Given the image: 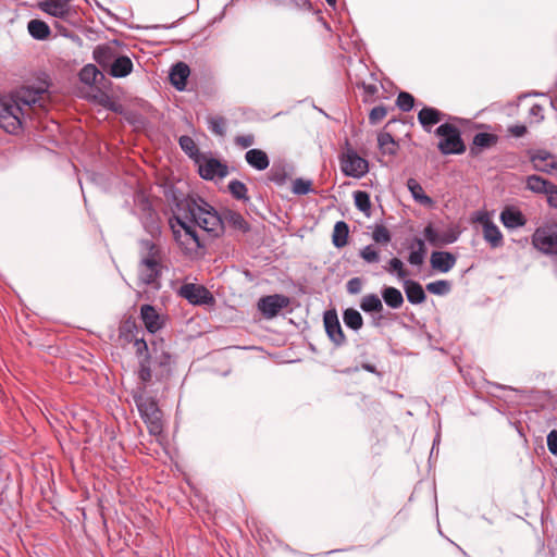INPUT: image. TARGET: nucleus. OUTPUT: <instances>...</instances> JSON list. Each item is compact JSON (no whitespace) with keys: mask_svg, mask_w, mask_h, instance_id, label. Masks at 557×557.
I'll use <instances>...</instances> for the list:
<instances>
[{"mask_svg":"<svg viewBox=\"0 0 557 557\" xmlns=\"http://www.w3.org/2000/svg\"><path fill=\"white\" fill-rule=\"evenodd\" d=\"M187 209L191 221L203 231L219 236L225 227L247 233L250 230L249 223L237 211L224 209L219 213L205 199L197 197L187 201Z\"/></svg>","mask_w":557,"mask_h":557,"instance_id":"f257e3e1","label":"nucleus"},{"mask_svg":"<svg viewBox=\"0 0 557 557\" xmlns=\"http://www.w3.org/2000/svg\"><path fill=\"white\" fill-rule=\"evenodd\" d=\"M41 98V91L30 88L20 89L0 96V127L9 134H18L29 115L28 110Z\"/></svg>","mask_w":557,"mask_h":557,"instance_id":"f03ea898","label":"nucleus"},{"mask_svg":"<svg viewBox=\"0 0 557 557\" xmlns=\"http://www.w3.org/2000/svg\"><path fill=\"white\" fill-rule=\"evenodd\" d=\"M134 400L139 411L140 418L147 424L150 434L159 435L162 433L163 425L161 421V410L154 398L148 397L144 392L134 394Z\"/></svg>","mask_w":557,"mask_h":557,"instance_id":"7ed1b4c3","label":"nucleus"},{"mask_svg":"<svg viewBox=\"0 0 557 557\" xmlns=\"http://www.w3.org/2000/svg\"><path fill=\"white\" fill-rule=\"evenodd\" d=\"M435 135L441 137L437 144L443 154H461L466 151V145L460 131L453 124L444 123L435 129Z\"/></svg>","mask_w":557,"mask_h":557,"instance_id":"20e7f679","label":"nucleus"},{"mask_svg":"<svg viewBox=\"0 0 557 557\" xmlns=\"http://www.w3.org/2000/svg\"><path fill=\"white\" fill-rule=\"evenodd\" d=\"M531 243L534 249L547 257H557V223L537 227Z\"/></svg>","mask_w":557,"mask_h":557,"instance_id":"39448f33","label":"nucleus"},{"mask_svg":"<svg viewBox=\"0 0 557 557\" xmlns=\"http://www.w3.org/2000/svg\"><path fill=\"white\" fill-rule=\"evenodd\" d=\"M341 169L346 176L361 178L368 173L369 163L354 149L348 148L341 157Z\"/></svg>","mask_w":557,"mask_h":557,"instance_id":"423d86ee","label":"nucleus"},{"mask_svg":"<svg viewBox=\"0 0 557 557\" xmlns=\"http://www.w3.org/2000/svg\"><path fill=\"white\" fill-rule=\"evenodd\" d=\"M175 220L177 225L180 226V228L177 230L175 225L171 223L175 240L181 246L185 247L188 250L201 248L203 245L199 239L195 226L183 221L180 218H175Z\"/></svg>","mask_w":557,"mask_h":557,"instance_id":"0eeeda50","label":"nucleus"},{"mask_svg":"<svg viewBox=\"0 0 557 557\" xmlns=\"http://www.w3.org/2000/svg\"><path fill=\"white\" fill-rule=\"evenodd\" d=\"M161 270V259H153L152 256L143 257L138 265V277L143 284L153 285L158 282Z\"/></svg>","mask_w":557,"mask_h":557,"instance_id":"6e6552de","label":"nucleus"},{"mask_svg":"<svg viewBox=\"0 0 557 557\" xmlns=\"http://www.w3.org/2000/svg\"><path fill=\"white\" fill-rule=\"evenodd\" d=\"M289 304L290 300L287 296L274 294L261 297L258 301V309L267 319H272L276 317L282 309L288 307Z\"/></svg>","mask_w":557,"mask_h":557,"instance_id":"1a4fd4ad","label":"nucleus"},{"mask_svg":"<svg viewBox=\"0 0 557 557\" xmlns=\"http://www.w3.org/2000/svg\"><path fill=\"white\" fill-rule=\"evenodd\" d=\"M180 295L191 305H209L214 300L212 294L205 286L193 283L181 286Z\"/></svg>","mask_w":557,"mask_h":557,"instance_id":"9d476101","label":"nucleus"},{"mask_svg":"<svg viewBox=\"0 0 557 557\" xmlns=\"http://www.w3.org/2000/svg\"><path fill=\"white\" fill-rule=\"evenodd\" d=\"M423 235L428 243L432 246H443V245H449L455 242H457L459 237V232L450 228L442 234H440L432 223H429L424 230Z\"/></svg>","mask_w":557,"mask_h":557,"instance_id":"9b49d317","label":"nucleus"},{"mask_svg":"<svg viewBox=\"0 0 557 557\" xmlns=\"http://www.w3.org/2000/svg\"><path fill=\"white\" fill-rule=\"evenodd\" d=\"M198 171L200 176L208 181L223 178L228 174L227 165L214 158L206 159L199 164Z\"/></svg>","mask_w":557,"mask_h":557,"instance_id":"f8f14e48","label":"nucleus"},{"mask_svg":"<svg viewBox=\"0 0 557 557\" xmlns=\"http://www.w3.org/2000/svg\"><path fill=\"white\" fill-rule=\"evenodd\" d=\"M499 221L508 230L523 227L528 222L522 211L515 206H506L499 214Z\"/></svg>","mask_w":557,"mask_h":557,"instance_id":"ddd939ff","label":"nucleus"},{"mask_svg":"<svg viewBox=\"0 0 557 557\" xmlns=\"http://www.w3.org/2000/svg\"><path fill=\"white\" fill-rule=\"evenodd\" d=\"M72 0H42L38 8L54 17L66 18L71 14L70 2Z\"/></svg>","mask_w":557,"mask_h":557,"instance_id":"4468645a","label":"nucleus"},{"mask_svg":"<svg viewBox=\"0 0 557 557\" xmlns=\"http://www.w3.org/2000/svg\"><path fill=\"white\" fill-rule=\"evenodd\" d=\"M478 221L482 223L483 237L485 242H487L492 248L500 247L503 245L504 237L499 227L487 216L479 218Z\"/></svg>","mask_w":557,"mask_h":557,"instance_id":"2eb2a0df","label":"nucleus"},{"mask_svg":"<svg viewBox=\"0 0 557 557\" xmlns=\"http://www.w3.org/2000/svg\"><path fill=\"white\" fill-rule=\"evenodd\" d=\"M324 326L327 336L335 345L339 346L345 342V336L335 312H325Z\"/></svg>","mask_w":557,"mask_h":557,"instance_id":"dca6fc26","label":"nucleus"},{"mask_svg":"<svg viewBox=\"0 0 557 557\" xmlns=\"http://www.w3.org/2000/svg\"><path fill=\"white\" fill-rule=\"evenodd\" d=\"M456 262L457 258L449 251H433L430 258L432 269L442 273L449 272Z\"/></svg>","mask_w":557,"mask_h":557,"instance_id":"f3484780","label":"nucleus"},{"mask_svg":"<svg viewBox=\"0 0 557 557\" xmlns=\"http://www.w3.org/2000/svg\"><path fill=\"white\" fill-rule=\"evenodd\" d=\"M156 372H159L152 363L151 354H147L141 360H139L138 379L143 385L139 387V392H145L146 387L151 383L152 379H156Z\"/></svg>","mask_w":557,"mask_h":557,"instance_id":"a211bd4d","label":"nucleus"},{"mask_svg":"<svg viewBox=\"0 0 557 557\" xmlns=\"http://www.w3.org/2000/svg\"><path fill=\"white\" fill-rule=\"evenodd\" d=\"M140 318L150 333L158 332L163 326L162 317L151 305H143L140 308Z\"/></svg>","mask_w":557,"mask_h":557,"instance_id":"6ab92c4d","label":"nucleus"},{"mask_svg":"<svg viewBox=\"0 0 557 557\" xmlns=\"http://www.w3.org/2000/svg\"><path fill=\"white\" fill-rule=\"evenodd\" d=\"M189 74V66L184 62H178L170 71V82L177 90L183 91L186 88Z\"/></svg>","mask_w":557,"mask_h":557,"instance_id":"aec40b11","label":"nucleus"},{"mask_svg":"<svg viewBox=\"0 0 557 557\" xmlns=\"http://www.w3.org/2000/svg\"><path fill=\"white\" fill-rule=\"evenodd\" d=\"M152 363L159 372H156V380L160 381L168 376L171 370V356L164 350H152Z\"/></svg>","mask_w":557,"mask_h":557,"instance_id":"412c9836","label":"nucleus"},{"mask_svg":"<svg viewBox=\"0 0 557 557\" xmlns=\"http://www.w3.org/2000/svg\"><path fill=\"white\" fill-rule=\"evenodd\" d=\"M245 161L256 171H264L270 165V159L268 154L258 148L247 150L245 153Z\"/></svg>","mask_w":557,"mask_h":557,"instance_id":"4be33fe9","label":"nucleus"},{"mask_svg":"<svg viewBox=\"0 0 557 557\" xmlns=\"http://www.w3.org/2000/svg\"><path fill=\"white\" fill-rule=\"evenodd\" d=\"M408 249L410 250L408 256V262L411 265H421L423 264L426 256V246L425 242L422 238L414 237L408 245Z\"/></svg>","mask_w":557,"mask_h":557,"instance_id":"5701e85b","label":"nucleus"},{"mask_svg":"<svg viewBox=\"0 0 557 557\" xmlns=\"http://www.w3.org/2000/svg\"><path fill=\"white\" fill-rule=\"evenodd\" d=\"M444 116L440 110L432 107H424L418 112V121L426 132H430L431 127L441 122Z\"/></svg>","mask_w":557,"mask_h":557,"instance_id":"b1692460","label":"nucleus"},{"mask_svg":"<svg viewBox=\"0 0 557 557\" xmlns=\"http://www.w3.org/2000/svg\"><path fill=\"white\" fill-rule=\"evenodd\" d=\"M404 290L407 297V300L412 305H420L424 302L426 295L422 285L419 282L412 280L404 281Z\"/></svg>","mask_w":557,"mask_h":557,"instance_id":"393cba45","label":"nucleus"},{"mask_svg":"<svg viewBox=\"0 0 557 557\" xmlns=\"http://www.w3.org/2000/svg\"><path fill=\"white\" fill-rule=\"evenodd\" d=\"M293 166L286 162H275L270 172L269 180L277 186H282L290 177Z\"/></svg>","mask_w":557,"mask_h":557,"instance_id":"a878e982","label":"nucleus"},{"mask_svg":"<svg viewBox=\"0 0 557 557\" xmlns=\"http://www.w3.org/2000/svg\"><path fill=\"white\" fill-rule=\"evenodd\" d=\"M133 70V62L126 55L115 58L110 65V75L116 78L127 76Z\"/></svg>","mask_w":557,"mask_h":557,"instance_id":"bb28decb","label":"nucleus"},{"mask_svg":"<svg viewBox=\"0 0 557 557\" xmlns=\"http://www.w3.org/2000/svg\"><path fill=\"white\" fill-rule=\"evenodd\" d=\"M407 187L416 202L428 208L433 207V199L424 193L422 186L414 178L407 181Z\"/></svg>","mask_w":557,"mask_h":557,"instance_id":"cd10ccee","label":"nucleus"},{"mask_svg":"<svg viewBox=\"0 0 557 557\" xmlns=\"http://www.w3.org/2000/svg\"><path fill=\"white\" fill-rule=\"evenodd\" d=\"M553 182L540 175H529L525 180V188L537 195H545Z\"/></svg>","mask_w":557,"mask_h":557,"instance_id":"c85d7f7f","label":"nucleus"},{"mask_svg":"<svg viewBox=\"0 0 557 557\" xmlns=\"http://www.w3.org/2000/svg\"><path fill=\"white\" fill-rule=\"evenodd\" d=\"M382 298L386 306L392 309H398L404 304V297L399 289L393 286H386L381 292Z\"/></svg>","mask_w":557,"mask_h":557,"instance_id":"c756f323","label":"nucleus"},{"mask_svg":"<svg viewBox=\"0 0 557 557\" xmlns=\"http://www.w3.org/2000/svg\"><path fill=\"white\" fill-rule=\"evenodd\" d=\"M349 227L345 221H337L332 234V243L336 248H343L347 245Z\"/></svg>","mask_w":557,"mask_h":557,"instance_id":"7c9ffc66","label":"nucleus"},{"mask_svg":"<svg viewBox=\"0 0 557 557\" xmlns=\"http://www.w3.org/2000/svg\"><path fill=\"white\" fill-rule=\"evenodd\" d=\"M29 35L37 40H45L50 35L48 24L41 20H30L27 25Z\"/></svg>","mask_w":557,"mask_h":557,"instance_id":"2f4dec72","label":"nucleus"},{"mask_svg":"<svg viewBox=\"0 0 557 557\" xmlns=\"http://www.w3.org/2000/svg\"><path fill=\"white\" fill-rule=\"evenodd\" d=\"M94 60L101 65L102 67H106L108 65H111L113 59H114V51L113 49L108 45H101L95 48L94 52Z\"/></svg>","mask_w":557,"mask_h":557,"instance_id":"473e14b6","label":"nucleus"},{"mask_svg":"<svg viewBox=\"0 0 557 557\" xmlns=\"http://www.w3.org/2000/svg\"><path fill=\"white\" fill-rule=\"evenodd\" d=\"M377 144H379L380 150L384 154H389V156L396 154L397 144L389 133H387V132L380 133L377 135Z\"/></svg>","mask_w":557,"mask_h":557,"instance_id":"72a5a7b5","label":"nucleus"},{"mask_svg":"<svg viewBox=\"0 0 557 557\" xmlns=\"http://www.w3.org/2000/svg\"><path fill=\"white\" fill-rule=\"evenodd\" d=\"M99 78H103V74L94 64H86L79 72V79L86 85H92Z\"/></svg>","mask_w":557,"mask_h":557,"instance_id":"f704fd0d","label":"nucleus"},{"mask_svg":"<svg viewBox=\"0 0 557 557\" xmlns=\"http://www.w3.org/2000/svg\"><path fill=\"white\" fill-rule=\"evenodd\" d=\"M360 308L364 312H381L383 310V304L376 294H368L362 298Z\"/></svg>","mask_w":557,"mask_h":557,"instance_id":"c9c22d12","label":"nucleus"},{"mask_svg":"<svg viewBox=\"0 0 557 557\" xmlns=\"http://www.w3.org/2000/svg\"><path fill=\"white\" fill-rule=\"evenodd\" d=\"M354 200L357 209L369 218L371 215V201L369 194L363 190H357L354 193Z\"/></svg>","mask_w":557,"mask_h":557,"instance_id":"e433bc0d","label":"nucleus"},{"mask_svg":"<svg viewBox=\"0 0 557 557\" xmlns=\"http://www.w3.org/2000/svg\"><path fill=\"white\" fill-rule=\"evenodd\" d=\"M343 319L346 326L354 331L361 329L363 323L361 314L355 309L345 310Z\"/></svg>","mask_w":557,"mask_h":557,"instance_id":"4c0bfd02","label":"nucleus"},{"mask_svg":"<svg viewBox=\"0 0 557 557\" xmlns=\"http://www.w3.org/2000/svg\"><path fill=\"white\" fill-rule=\"evenodd\" d=\"M140 247V256L143 257H150L152 256L153 259H161V251L159 247L150 239H141L139 242Z\"/></svg>","mask_w":557,"mask_h":557,"instance_id":"58836bf2","label":"nucleus"},{"mask_svg":"<svg viewBox=\"0 0 557 557\" xmlns=\"http://www.w3.org/2000/svg\"><path fill=\"white\" fill-rule=\"evenodd\" d=\"M228 190L232 194V196L234 198H236L237 200H244V201L249 200V197L247 195L248 189H247L246 185L240 181H237V180L231 181L228 183Z\"/></svg>","mask_w":557,"mask_h":557,"instance_id":"ea45409f","label":"nucleus"},{"mask_svg":"<svg viewBox=\"0 0 557 557\" xmlns=\"http://www.w3.org/2000/svg\"><path fill=\"white\" fill-rule=\"evenodd\" d=\"M451 289L450 282L446 280H438L426 284V290L431 294L444 296Z\"/></svg>","mask_w":557,"mask_h":557,"instance_id":"a19ab883","label":"nucleus"},{"mask_svg":"<svg viewBox=\"0 0 557 557\" xmlns=\"http://www.w3.org/2000/svg\"><path fill=\"white\" fill-rule=\"evenodd\" d=\"M384 270L392 274L395 273L399 280H407L408 272L405 270L403 261L398 258H392L388 261V267H384Z\"/></svg>","mask_w":557,"mask_h":557,"instance_id":"79ce46f5","label":"nucleus"},{"mask_svg":"<svg viewBox=\"0 0 557 557\" xmlns=\"http://www.w3.org/2000/svg\"><path fill=\"white\" fill-rule=\"evenodd\" d=\"M208 127L209 129L218 135L224 136L226 132V121L222 116H210L208 117Z\"/></svg>","mask_w":557,"mask_h":557,"instance_id":"37998d69","label":"nucleus"},{"mask_svg":"<svg viewBox=\"0 0 557 557\" xmlns=\"http://www.w3.org/2000/svg\"><path fill=\"white\" fill-rule=\"evenodd\" d=\"M360 258L371 264L380 261V252L374 245H367L359 251Z\"/></svg>","mask_w":557,"mask_h":557,"instance_id":"c03bdc74","label":"nucleus"},{"mask_svg":"<svg viewBox=\"0 0 557 557\" xmlns=\"http://www.w3.org/2000/svg\"><path fill=\"white\" fill-rule=\"evenodd\" d=\"M497 136L490 133H478L473 137V145L480 148H488L496 144Z\"/></svg>","mask_w":557,"mask_h":557,"instance_id":"a18cd8bd","label":"nucleus"},{"mask_svg":"<svg viewBox=\"0 0 557 557\" xmlns=\"http://www.w3.org/2000/svg\"><path fill=\"white\" fill-rule=\"evenodd\" d=\"M312 191V182L310 180L296 178L292 185V193L295 195H308Z\"/></svg>","mask_w":557,"mask_h":557,"instance_id":"49530a36","label":"nucleus"},{"mask_svg":"<svg viewBox=\"0 0 557 557\" xmlns=\"http://www.w3.org/2000/svg\"><path fill=\"white\" fill-rule=\"evenodd\" d=\"M396 104L401 111L409 112L413 108L414 98L409 92L401 91L397 96Z\"/></svg>","mask_w":557,"mask_h":557,"instance_id":"de8ad7c7","label":"nucleus"},{"mask_svg":"<svg viewBox=\"0 0 557 557\" xmlns=\"http://www.w3.org/2000/svg\"><path fill=\"white\" fill-rule=\"evenodd\" d=\"M372 238L377 244H388L392 239L389 231L384 225H376L372 233Z\"/></svg>","mask_w":557,"mask_h":557,"instance_id":"09e8293b","label":"nucleus"},{"mask_svg":"<svg viewBox=\"0 0 557 557\" xmlns=\"http://www.w3.org/2000/svg\"><path fill=\"white\" fill-rule=\"evenodd\" d=\"M180 146L184 152H186L189 157H194L198 152V148L194 141V139L189 136H181L180 137Z\"/></svg>","mask_w":557,"mask_h":557,"instance_id":"8fccbe9b","label":"nucleus"},{"mask_svg":"<svg viewBox=\"0 0 557 557\" xmlns=\"http://www.w3.org/2000/svg\"><path fill=\"white\" fill-rule=\"evenodd\" d=\"M387 114V109L384 106L374 107L369 114V122L372 125L380 123Z\"/></svg>","mask_w":557,"mask_h":557,"instance_id":"3c124183","label":"nucleus"},{"mask_svg":"<svg viewBox=\"0 0 557 557\" xmlns=\"http://www.w3.org/2000/svg\"><path fill=\"white\" fill-rule=\"evenodd\" d=\"M550 156L548 153H539L532 158L535 170L549 172L554 168V163L541 165L540 162L546 161Z\"/></svg>","mask_w":557,"mask_h":557,"instance_id":"603ef678","label":"nucleus"},{"mask_svg":"<svg viewBox=\"0 0 557 557\" xmlns=\"http://www.w3.org/2000/svg\"><path fill=\"white\" fill-rule=\"evenodd\" d=\"M234 141L240 148L246 149L255 144V136L252 134L238 135L235 137Z\"/></svg>","mask_w":557,"mask_h":557,"instance_id":"864d4df0","label":"nucleus"},{"mask_svg":"<svg viewBox=\"0 0 557 557\" xmlns=\"http://www.w3.org/2000/svg\"><path fill=\"white\" fill-rule=\"evenodd\" d=\"M547 448L549 453L557 456V430H552L546 437Z\"/></svg>","mask_w":557,"mask_h":557,"instance_id":"5fc2aeb1","label":"nucleus"},{"mask_svg":"<svg viewBox=\"0 0 557 557\" xmlns=\"http://www.w3.org/2000/svg\"><path fill=\"white\" fill-rule=\"evenodd\" d=\"M545 196H546L547 205L553 209H557V185L556 184H554V183L552 184V186L549 187V189L547 190Z\"/></svg>","mask_w":557,"mask_h":557,"instance_id":"6e6d98bb","label":"nucleus"},{"mask_svg":"<svg viewBox=\"0 0 557 557\" xmlns=\"http://www.w3.org/2000/svg\"><path fill=\"white\" fill-rule=\"evenodd\" d=\"M346 288H347V292L349 294H352V295L359 294L361 292V288H362V281H361V278H359V277L350 278L347 282Z\"/></svg>","mask_w":557,"mask_h":557,"instance_id":"4d7b16f0","label":"nucleus"},{"mask_svg":"<svg viewBox=\"0 0 557 557\" xmlns=\"http://www.w3.org/2000/svg\"><path fill=\"white\" fill-rule=\"evenodd\" d=\"M529 115L534 119L535 122H541L544 120V109L541 104L534 103L530 110Z\"/></svg>","mask_w":557,"mask_h":557,"instance_id":"13d9d810","label":"nucleus"},{"mask_svg":"<svg viewBox=\"0 0 557 557\" xmlns=\"http://www.w3.org/2000/svg\"><path fill=\"white\" fill-rule=\"evenodd\" d=\"M134 346L136 348V354L139 360H141L147 354H151L149 351L147 343L144 339H136Z\"/></svg>","mask_w":557,"mask_h":557,"instance_id":"bf43d9fd","label":"nucleus"},{"mask_svg":"<svg viewBox=\"0 0 557 557\" xmlns=\"http://www.w3.org/2000/svg\"><path fill=\"white\" fill-rule=\"evenodd\" d=\"M509 132L515 137H522L527 133V127L524 125H513L509 128Z\"/></svg>","mask_w":557,"mask_h":557,"instance_id":"052dcab7","label":"nucleus"},{"mask_svg":"<svg viewBox=\"0 0 557 557\" xmlns=\"http://www.w3.org/2000/svg\"><path fill=\"white\" fill-rule=\"evenodd\" d=\"M360 86L367 96H373L377 92V86L374 84L362 83Z\"/></svg>","mask_w":557,"mask_h":557,"instance_id":"680f3d73","label":"nucleus"},{"mask_svg":"<svg viewBox=\"0 0 557 557\" xmlns=\"http://www.w3.org/2000/svg\"><path fill=\"white\" fill-rule=\"evenodd\" d=\"M278 4H286L285 0H275ZM297 8L308 9L310 3L308 0H292Z\"/></svg>","mask_w":557,"mask_h":557,"instance_id":"e2e57ef3","label":"nucleus"},{"mask_svg":"<svg viewBox=\"0 0 557 557\" xmlns=\"http://www.w3.org/2000/svg\"><path fill=\"white\" fill-rule=\"evenodd\" d=\"M362 368L369 372H374L375 368L372 364H363Z\"/></svg>","mask_w":557,"mask_h":557,"instance_id":"0e129e2a","label":"nucleus"},{"mask_svg":"<svg viewBox=\"0 0 557 557\" xmlns=\"http://www.w3.org/2000/svg\"><path fill=\"white\" fill-rule=\"evenodd\" d=\"M330 5L335 7L336 0H325Z\"/></svg>","mask_w":557,"mask_h":557,"instance_id":"69168bd1","label":"nucleus"},{"mask_svg":"<svg viewBox=\"0 0 557 557\" xmlns=\"http://www.w3.org/2000/svg\"><path fill=\"white\" fill-rule=\"evenodd\" d=\"M438 441H440V436L437 435L436 438L434 440L432 450L434 449V446L438 443Z\"/></svg>","mask_w":557,"mask_h":557,"instance_id":"338daca9","label":"nucleus"}]
</instances>
